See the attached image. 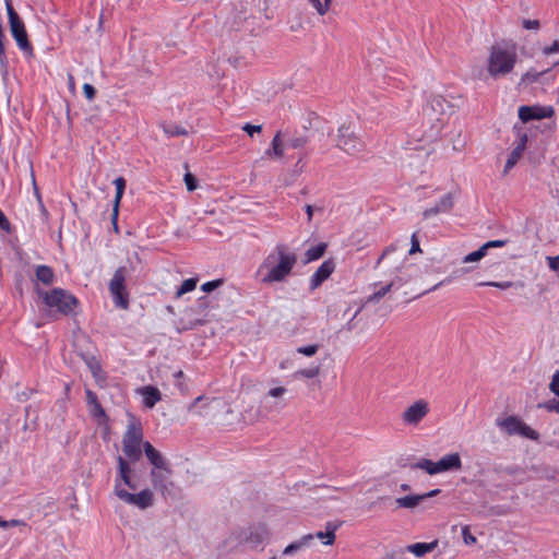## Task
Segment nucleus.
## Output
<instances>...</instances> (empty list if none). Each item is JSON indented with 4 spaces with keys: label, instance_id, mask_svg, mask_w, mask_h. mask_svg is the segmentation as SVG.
<instances>
[{
    "label": "nucleus",
    "instance_id": "49530a36",
    "mask_svg": "<svg viewBox=\"0 0 559 559\" xmlns=\"http://www.w3.org/2000/svg\"><path fill=\"white\" fill-rule=\"evenodd\" d=\"M543 55L550 56L559 52V40H555L550 46H545L542 49Z\"/></svg>",
    "mask_w": 559,
    "mask_h": 559
},
{
    "label": "nucleus",
    "instance_id": "3c124183",
    "mask_svg": "<svg viewBox=\"0 0 559 559\" xmlns=\"http://www.w3.org/2000/svg\"><path fill=\"white\" fill-rule=\"evenodd\" d=\"M546 261L551 271L559 272V254L556 257H546Z\"/></svg>",
    "mask_w": 559,
    "mask_h": 559
},
{
    "label": "nucleus",
    "instance_id": "1a4fd4ad",
    "mask_svg": "<svg viewBox=\"0 0 559 559\" xmlns=\"http://www.w3.org/2000/svg\"><path fill=\"white\" fill-rule=\"evenodd\" d=\"M127 276V267L121 266L116 270L109 283V290L112 297L114 305L120 309H128L129 307V293L126 289Z\"/></svg>",
    "mask_w": 559,
    "mask_h": 559
},
{
    "label": "nucleus",
    "instance_id": "aec40b11",
    "mask_svg": "<svg viewBox=\"0 0 559 559\" xmlns=\"http://www.w3.org/2000/svg\"><path fill=\"white\" fill-rule=\"evenodd\" d=\"M439 474L445 472H456L462 468V460L459 453H449L438 461Z\"/></svg>",
    "mask_w": 559,
    "mask_h": 559
},
{
    "label": "nucleus",
    "instance_id": "4d7b16f0",
    "mask_svg": "<svg viewBox=\"0 0 559 559\" xmlns=\"http://www.w3.org/2000/svg\"><path fill=\"white\" fill-rule=\"evenodd\" d=\"M0 227L4 230L10 229V223L1 210H0Z\"/></svg>",
    "mask_w": 559,
    "mask_h": 559
},
{
    "label": "nucleus",
    "instance_id": "2eb2a0df",
    "mask_svg": "<svg viewBox=\"0 0 559 559\" xmlns=\"http://www.w3.org/2000/svg\"><path fill=\"white\" fill-rule=\"evenodd\" d=\"M554 115L555 109L552 106H544L537 104L532 106H521L519 108V118L523 123H527L532 120L551 118Z\"/></svg>",
    "mask_w": 559,
    "mask_h": 559
},
{
    "label": "nucleus",
    "instance_id": "4c0bfd02",
    "mask_svg": "<svg viewBox=\"0 0 559 559\" xmlns=\"http://www.w3.org/2000/svg\"><path fill=\"white\" fill-rule=\"evenodd\" d=\"M546 71H543V72H537L535 70H528L527 72H525L522 78H521V82L522 83H534V82H537L539 80V78L546 73Z\"/></svg>",
    "mask_w": 559,
    "mask_h": 559
},
{
    "label": "nucleus",
    "instance_id": "864d4df0",
    "mask_svg": "<svg viewBox=\"0 0 559 559\" xmlns=\"http://www.w3.org/2000/svg\"><path fill=\"white\" fill-rule=\"evenodd\" d=\"M411 242H412V246H411L408 253L414 254L416 252H420V246H419V241L417 239L416 234L412 235Z\"/></svg>",
    "mask_w": 559,
    "mask_h": 559
},
{
    "label": "nucleus",
    "instance_id": "5fc2aeb1",
    "mask_svg": "<svg viewBox=\"0 0 559 559\" xmlns=\"http://www.w3.org/2000/svg\"><path fill=\"white\" fill-rule=\"evenodd\" d=\"M83 92H84V95L87 99H93V97L95 96V88L93 85L88 84V83H85L83 85Z\"/></svg>",
    "mask_w": 559,
    "mask_h": 559
},
{
    "label": "nucleus",
    "instance_id": "2f4dec72",
    "mask_svg": "<svg viewBox=\"0 0 559 559\" xmlns=\"http://www.w3.org/2000/svg\"><path fill=\"white\" fill-rule=\"evenodd\" d=\"M394 286V282H391L386 285L381 286L379 289L374 290L372 295H370L367 299L368 302H378L381 298H383Z\"/></svg>",
    "mask_w": 559,
    "mask_h": 559
},
{
    "label": "nucleus",
    "instance_id": "e2e57ef3",
    "mask_svg": "<svg viewBox=\"0 0 559 559\" xmlns=\"http://www.w3.org/2000/svg\"><path fill=\"white\" fill-rule=\"evenodd\" d=\"M305 211L307 213V217H308V221L310 222L312 219V216H313V206L312 205H309L307 204L305 206Z\"/></svg>",
    "mask_w": 559,
    "mask_h": 559
},
{
    "label": "nucleus",
    "instance_id": "de8ad7c7",
    "mask_svg": "<svg viewBox=\"0 0 559 559\" xmlns=\"http://www.w3.org/2000/svg\"><path fill=\"white\" fill-rule=\"evenodd\" d=\"M174 377L178 380V382L176 383V386L183 393L187 392L188 388L187 385L181 381V379H183L185 377V373L183 371L179 370V371H176L174 373Z\"/></svg>",
    "mask_w": 559,
    "mask_h": 559
},
{
    "label": "nucleus",
    "instance_id": "cd10ccee",
    "mask_svg": "<svg viewBox=\"0 0 559 559\" xmlns=\"http://www.w3.org/2000/svg\"><path fill=\"white\" fill-rule=\"evenodd\" d=\"M413 467L421 469L430 476L439 474L438 461L433 462L429 459H420L413 465Z\"/></svg>",
    "mask_w": 559,
    "mask_h": 559
},
{
    "label": "nucleus",
    "instance_id": "37998d69",
    "mask_svg": "<svg viewBox=\"0 0 559 559\" xmlns=\"http://www.w3.org/2000/svg\"><path fill=\"white\" fill-rule=\"evenodd\" d=\"M538 407H543L548 412L559 414V400H551L546 403L539 404Z\"/></svg>",
    "mask_w": 559,
    "mask_h": 559
},
{
    "label": "nucleus",
    "instance_id": "a18cd8bd",
    "mask_svg": "<svg viewBox=\"0 0 559 559\" xmlns=\"http://www.w3.org/2000/svg\"><path fill=\"white\" fill-rule=\"evenodd\" d=\"M549 390L556 395L559 396V370L555 372L552 379L549 383Z\"/></svg>",
    "mask_w": 559,
    "mask_h": 559
},
{
    "label": "nucleus",
    "instance_id": "e433bc0d",
    "mask_svg": "<svg viewBox=\"0 0 559 559\" xmlns=\"http://www.w3.org/2000/svg\"><path fill=\"white\" fill-rule=\"evenodd\" d=\"M486 251H485V248H483V246L480 248H478L476 251H473L468 254H466L462 262L463 263H473V262H478L480 261L485 255H486Z\"/></svg>",
    "mask_w": 559,
    "mask_h": 559
},
{
    "label": "nucleus",
    "instance_id": "c756f323",
    "mask_svg": "<svg viewBox=\"0 0 559 559\" xmlns=\"http://www.w3.org/2000/svg\"><path fill=\"white\" fill-rule=\"evenodd\" d=\"M325 249H326L325 243H319L317 246L309 248L305 253L307 262H311V261H316V260L320 259L324 254Z\"/></svg>",
    "mask_w": 559,
    "mask_h": 559
},
{
    "label": "nucleus",
    "instance_id": "a211bd4d",
    "mask_svg": "<svg viewBox=\"0 0 559 559\" xmlns=\"http://www.w3.org/2000/svg\"><path fill=\"white\" fill-rule=\"evenodd\" d=\"M112 185L115 187V194H114V200H112L111 222H112L115 231L118 233L117 219H118V214H119L120 201H121V198L126 190V180L122 177H118L112 181Z\"/></svg>",
    "mask_w": 559,
    "mask_h": 559
},
{
    "label": "nucleus",
    "instance_id": "473e14b6",
    "mask_svg": "<svg viewBox=\"0 0 559 559\" xmlns=\"http://www.w3.org/2000/svg\"><path fill=\"white\" fill-rule=\"evenodd\" d=\"M198 280L197 278H188L182 282L180 287L176 292V297L180 298L187 293H190L195 289Z\"/></svg>",
    "mask_w": 559,
    "mask_h": 559
},
{
    "label": "nucleus",
    "instance_id": "603ef678",
    "mask_svg": "<svg viewBox=\"0 0 559 559\" xmlns=\"http://www.w3.org/2000/svg\"><path fill=\"white\" fill-rule=\"evenodd\" d=\"M185 182L189 191H193L197 189V181L190 173H187L185 175Z\"/></svg>",
    "mask_w": 559,
    "mask_h": 559
},
{
    "label": "nucleus",
    "instance_id": "0e129e2a",
    "mask_svg": "<svg viewBox=\"0 0 559 559\" xmlns=\"http://www.w3.org/2000/svg\"><path fill=\"white\" fill-rule=\"evenodd\" d=\"M0 527L8 528L9 527V521L0 519Z\"/></svg>",
    "mask_w": 559,
    "mask_h": 559
},
{
    "label": "nucleus",
    "instance_id": "ddd939ff",
    "mask_svg": "<svg viewBox=\"0 0 559 559\" xmlns=\"http://www.w3.org/2000/svg\"><path fill=\"white\" fill-rule=\"evenodd\" d=\"M450 109L451 105L443 96L433 95L425 107V114L430 118V120L443 123Z\"/></svg>",
    "mask_w": 559,
    "mask_h": 559
},
{
    "label": "nucleus",
    "instance_id": "58836bf2",
    "mask_svg": "<svg viewBox=\"0 0 559 559\" xmlns=\"http://www.w3.org/2000/svg\"><path fill=\"white\" fill-rule=\"evenodd\" d=\"M318 350H319V345H317V344L300 346L296 349V352L298 354H301V355H305L308 357L314 356L318 353Z\"/></svg>",
    "mask_w": 559,
    "mask_h": 559
},
{
    "label": "nucleus",
    "instance_id": "69168bd1",
    "mask_svg": "<svg viewBox=\"0 0 559 559\" xmlns=\"http://www.w3.org/2000/svg\"><path fill=\"white\" fill-rule=\"evenodd\" d=\"M400 489L402 491H408L411 489V486L408 484H401Z\"/></svg>",
    "mask_w": 559,
    "mask_h": 559
},
{
    "label": "nucleus",
    "instance_id": "6ab92c4d",
    "mask_svg": "<svg viewBox=\"0 0 559 559\" xmlns=\"http://www.w3.org/2000/svg\"><path fill=\"white\" fill-rule=\"evenodd\" d=\"M526 142H527V135L525 133L521 134L514 148L512 150L511 154L509 155V157L506 162L504 169H503L504 174H508L515 166L518 160L521 158V156L525 150Z\"/></svg>",
    "mask_w": 559,
    "mask_h": 559
},
{
    "label": "nucleus",
    "instance_id": "20e7f679",
    "mask_svg": "<svg viewBox=\"0 0 559 559\" xmlns=\"http://www.w3.org/2000/svg\"><path fill=\"white\" fill-rule=\"evenodd\" d=\"M518 61L515 46L493 45L490 48L487 59L488 74L493 79H499L510 74Z\"/></svg>",
    "mask_w": 559,
    "mask_h": 559
},
{
    "label": "nucleus",
    "instance_id": "9b49d317",
    "mask_svg": "<svg viewBox=\"0 0 559 559\" xmlns=\"http://www.w3.org/2000/svg\"><path fill=\"white\" fill-rule=\"evenodd\" d=\"M336 146L349 155H356L362 152L365 147L352 127L345 123L338 128Z\"/></svg>",
    "mask_w": 559,
    "mask_h": 559
},
{
    "label": "nucleus",
    "instance_id": "7c9ffc66",
    "mask_svg": "<svg viewBox=\"0 0 559 559\" xmlns=\"http://www.w3.org/2000/svg\"><path fill=\"white\" fill-rule=\"evenodd\" d=\"M269 537V532L265 526H258L250 533L248 540L253 544H260Z\"/></svg>",
    "mask_w": 559,
    "mask_h": 559
},
{
    "label": "nucleus",
    "instance_id": "412c9836",
    "mask_svg": "<svg viewBox=\"0 0 559 559\" xmlns=\"http://www.w3.org/2000/svg\"><path fill=\"white\" fill-rule=\"evenodd\" d=\"M453 206V197L451 193H447L440 198L435 206H431L424 211L423 215L425 218L437 215L439 213L449 212Z\"/></svg>",
    "mask_w": 559,
    "mask_h": 559
},
{
    "label": "nucleus",
    "instance_id": "0eeeda50",
    "mask_svg": "<svg viewBox=\"0 0 559 559\" xmlns=\"http://www.w3.org/2000/svg\"><path fill=\"white\" fill-rule=\"evenodd\" d=\"M497 427L508 436H520L530 440H538L539 433L514 415L496 420Z\"/></svg>",
    "mask_w": 559,
    "mask_h": 559
},
{
    "label": "nucleus",
    "instance_id": "4be33fe9",
    "mask_svg": "<svg viewBox=\"0 0 559 559\" xmlns=\"http://www.w3.org/2000/svg\"><path fill=\"white\" fill-rule=\"evenodd\" d=\"M86 394V405L87 409L90 412V415L94 418H102L105 416V411L102 406V403L99 402L97 395L91 390H85Z\"/></svg>",
    "mask_w": 559,
    "mask_h": 559
},
{
    "label": "nucleus",
    "instance_id": "774afa93",
    "mask_svg": "<svg viewBox=\"0 0 559 559\" xmlns=\"http://www.w3.org/2000/svg\"><path fill=\"white\" fill-rule=\"evenodd\" d=\"M103 17H104V10L100 11V14H99V23L102 24L103 22Z\"/></svg>",
    "mask_w": 559,
    "mask_h": 559
},
{
    "label": "nucleus",
    "instance_id": "4468645a",
    "mask_svg": "<svg viewBox=\"0 0 559 559\" xmlns=\"http://www.w3.org/2000/svg\"><path fill=\"white\" fill-rule=\"evenodd\" d=\"M223 405L224 402L219 399H207L200 395L188 406V412L204 417H213L215 415V411H217Z\"/></svg>",
    "mask_w": 559,
    "mask_h": 559
},
{
    "label": "nucleus",
    "instance_id": "423d86ee",
    "mask_svg": "<svg viewBox=\"0 0 559 559\" xmlns=\"http://www.w3.org/2000/svg\"><path fill=\"white\" fill-rule=\"evenodd\" d=\"M46 306L56 308L59 312L68 316L74 313L79 300L75 296L62 288H53L50 292H39Z\"/></svg>",
    "mask_w": 559,
    "mask_h": 559
},
{
    "label": "nucleus",
    "instance_id": "39448f33",
    "mask_svg": "<svg viewBox=\"0 0 559 559\" xmlns=\"http://www.w3.org/2000/svg\"><path fill=\"white\" fill-rule=\"evenodd\" d=\"M145 442L146 441H143L141 420L129 414L127 430L122 439V451L124 455L132 461H139Z\"/></svg>",
    "mask_w": 559,
    "mask_h": 559
},
{
    "label": "nucleus",
    "instance_id": "338daca9",
    "mask_svg": "<svg viewBox=\"0 0 559 559\" xmlns=\"http://www.w3.org/2000/svg\"><path fill=\"white\" fill-rule=\"evenodd\" d=\"M445 281H441L439 282L438 284H436L432 288H430L428 292H431V290H435L437 288H439L440 286H442L444 284Z\"/></svg>",
    "mask_w": 559,
    "mask_h": 559
},
{
    "label": "nucleus",
    "instance_id": "f3484780",
    "mask_svg": "<svg viewBox=\"0 0 559 559\" xmlns=\"http://www.w3.org/2000/svg\"><path fill=\"white\" fill-rule=\"evenodd\" d=\"M335 270V262L332 259L325 260L310 277V288H318L326 281Z\"/></svg>",
    "mask_w": 559,
    "mask_h": 559
},
{
    "label": "nucleus",
    "instance_id": "393cba45",
    "mask_svg": "<svg viewBox=\"0 0 559 559\" xmlns=\"http://www.w3.org/2000/svg\"><path fill=\"white\" fill-rule=\"evenodd\" d=\"M312 538H313L312 534H307V535L302 536L299 540H296V542L287 545L283 550V555L290 556V555L301 550L304 547H306L309 544L310 540H312Z\"/></svg>",
    "mask_w": 559,
    "mask_h": 559
},
{
    "label": "nucleus",
    "instance_id": "a878e982",
    "mask_svg": "<svg viewBox=\"0 0 559 559\" xmlns=\"http://www.w3.org/2000/svg\"><path fill=\"white\" fill-rule=\"evenodd\" d=\"M36 277L45 285H51L55 280L53 270L48 265H38L36 267Z\"/></svg>",
    "mask_w": 559,
    "mask_h": 559
},
{
    "label": "nucleus",
    "instance_id": "7ed1b4c3",
    "mask_svg": "<svg viewBox=\"0 0 559 559\" xmlns=\"http://www.w3.org/2000/svg\"><path fill=\"white\" fill-rule=\"evenodd\" d=\"M143 452L151 465L150 479L153 488L165 499L176 497L179 488L173 480L170 461L151 442L143 444Z\"/></svg>",
    "mask_w": 559,
    "mask_h": 559
},
{
    "label": "nucleus",
    "instance_id": "09e8293b",
    "mask_svg": "<svg viewBox=\"0 0 559 559\" xmlns=\"http://www.w3.org/2000/svg\"><path fill=\"white\" fill-rule=\"evenodd\" d=\"M242 130L247 132L250 136H253L254 133L261 132L262 126L246 123L245 126H242Z\"/></svg>",
    "mask_w": 559,
    "mask_h": 559
},
{
    "label": "nucleus",
    "instance_id": "72a5a7b5",
    "mask_svg": "<svg viewBox=\"0 0 559 559\" xmlns=\"http://www.w3.org/2000/svg\"><path fill=\"white\" fill-rule=\"evenodd\" d=\"M162 128H163L164 133L168 138L186 135L187 134V130L185 128L180 127V126L163 124Z\"/></svg>",
    "mask_w": 559,
    "mask_h": 559
},
{
    "label": "nucleus",
    "instance_id": "a19ab883",
    "mask_svg": "<svg viewBox=\"0 0 559 559\" xmlns=\"http://www.w3.org/2000/svg\"><path fill=\"white\" fill-rule=\"evenodd\" d=\"M222 284H223L222 280L210 281V282H206V283L202 284L201 285V289L204 293H211L214 289L218 288Z\"/></svg>",
    "mask_w": 559,
    "mask_h": 559
},
{
    "label": "nucleus",
    "instance_id": "6e6d98bb",
    "mask_svg": "<svg viewBox=\"0 0 559 559\" xmlns=\"http://www.w3.org/2000/svg\"><path fill=\"white\" fill-rule=\"evenodd\" d=\"M523 27L526 29H538L539 22L537 20H524Z\"/></svg>",
    "mask_w": 559,
    "mask_h": 559
},
{
    "label": "nucleus",
    "instance_id": "9d476101",
    "mask_svg": "<svg viewBox=\"0 0 559 559\" xmlns=\"http://www.w3.org/2000/svg\"><path fill=\"white\" fill-rule=\"evenodd\" d=\"M7 12L9 17L10 29L19 48L25 52H32L33 47L28 40L27 33L23 21L14 10L10 1H7Z\"/></svg>",
    "mask_w": 559,
    "mask_h": 559
},
{
    "label": "nucleus",
    "instance_id": "bf43d9fd",
    "mask_svg": "<svg viewBox=\"0 0 559 559\" xmlns=\"http://www.w3.org/2000/svg\"><path fill=\"white\" fill-rule=\"evenodd\" d=\"M441 492L440 489H432L425 493H420L423 496V501L425 502L427 499L438 496Z\"/></svg>",
    "mask_w": 559,
    "mask_h": 559
},
{
    "label": "nucleus",
    "instance_id": "052dcab7",
    "mask_svg": "<svg viewBox=\"0 0 559 559\" xmlns=\"http://www.w3.org/2000/svg\"><path fill=\"white\" fill-rule=\"evenodd\" d=\"M394 249H395V246H393V245H392V246H390V247H388V248L383 251V253L381 254V257L379 258V260H378L377 264H379V263H380V262H381V261H382V260H383V259H384V258H385V257H386L391 251H393Z\"/></svg>",
    "mask_w": 559,
    "mask_h": 559
},
{
    "label": "nucleus",
    "instance_id": "dca6fc26",
    "mask_svg": "<svg viewBox=\"0 0 559 559\" xmlns=\"http://www.w3.org/2000/svg\"><path fill=\"white\" fill-rule=\"evenodd\" d=\"M135 393L141 397L142 405L150 409L162 401V393L154 385L140 386L135 390Z\"/></svg>",
    "mask_w": 559,
    "mask_h": 559
},
{
    "label": "nucleus",
    "instance_id": "ea45409f",
    "mask_svg": "<svg viewBox=\"0 0 559 559\" xmlns=\"http://www.w3.org/2000/svg\"><path fill=\"white\" fill-rule=\"evenodd\" d=\"M87 365H88V368L91 369L92 374L95 378V380L97 382H100V380H102V377H100L102 367H100V365L97 361H94V360L87 361Z\"/></svg>",
    "mask_w": 559,
    "mask_h": 559
},
{
    "label": "nucleus",
    "instance_id": "6e6552de",
    "mask_svg": "<svg viewBox=\"0 0 559 559\" xmlns=\"http://www.w3.org/2000/svg\"><path fill=\"white\" fill-rule=\"evenodd\" d=\"M287 393L288 389L286 386L272 385L261 399L260 414L267 416L272 413H280L287 404Z\"/></svg>",
    "mask_w": 559,
    "mask_h": 559
},
{
    "label": "nucleus",
    "instance_id": "f8f14e48",
    "mask_svg": "<svg viewBox=\"0 0 559 559\" xmlns=\"http://www.w3.org/2000/svg\"><path fill=\"white\" fill-rule=\"evenodd\" d=\"M429 412V402L425 399H418L403 411L401 419L405 426L417 427Z\"/></svg>",
    "mask_w": 559,
    "mask_h": 559
},
{
    "label": "nucleus",
    "instance_id": "680f3d73",
    "mask_svg": "<svg viewBox=\"0 0 559 559\" xmlns=\"http://www.w3.org/2000/svg\"><path fill=\"white\" fill-rule=\"evenodd\" d=\"M68 85L71 91L75 90V80L71 73L68 74Z\"/></svg>",
    "mask_w": 559,
    "mask_h": 559
},
{
    "label": "nucleus",
    "instance_id": "f257e3e1",
    "mask_svg": "<svg viewBox=\"0 0 559 559\" xmlns=\"http://www.w3.org/2000/svg\"><path fill=\"white\" fill-rule=\"evenodd\" d=\"M112 492L124 504L141 511L152 508L155 503L154 491L148 487L141 488L140 475L122 456H118Z\"/></svg>",
    "mask_w": 559,
    "mask_h": 559
},
{
    "label": "nucleus",
    "instance_id": "c85d7f7f",
    "mask_svg": "<svg viewBox=\"0 0 559 559\" xmlns=\"http://www.w3.org/2000/svg\"><path fill=\"white\" fill-rule=\"evenodd\" d=\"M337 530V526L333 523L326 524V531L325 532H318L316 534V537L321 539L324 545H332L335 542V532Z\"/></svg>",
    "mask_w": 559,
    "mask_h": 559
},
{
    "label": "nucleus",
    "instance_id": "79ce46f5",
    "mask_svg": "<svg viewBox=\"0 0 559 559\" xmlns=\"http://www.w3.org/2000/svg\"><path fill=\"white\" fill-rule=\"evenodd\" d=\"M479 285L497 287L499 289H508L513 286V283L509 282V281H507V282H483V283H479Z\"/></svg>",
    "mask_w": 559,
    "mask_h": 559
},
{
    "label": "nucleus",
    "instance_id": "b1692460",
    "mask_svg": "<svg viewBox=\"0 0 559 559\" xmlns=\"http://www.w3.org/2000/svg\"><path fill=\"white\" fill-rule=\"evenodd\" d=\"M397 508L414 510L424 503L420 493L407 495L395 499Z\"/></svg>",
    "mask_w": 559,
    "mask_h": 559
},
{
    "label": "nucleus",
    "instance_id": "13d9d810",
    "mask_svg": "<svg viewBox=\"0 0 559 559\" xmlns=\"http://www.w3.org/2000/svg\"><path fill=\"white\" fill-rule=\"evenodd\" d=\"M15 526H23V527H28L29 526L27 525V523L23 520H19V519H12L9 521V527H15Z\"/></svg>",
    "mask_w": 559,
    "mask_h": 559
},
{
    "label": "nucleus",
    "instance_id": "c03bdc74",
    "mask_svg": "<svg viewBox=\"0 0 559 559\" xmlns=\"http://www.w3.org/2000/svg\"><path fill=\"white\" fill-rule=\"evenodd\" d=\"M462 536L464 543L468 546L474 545L476 543V537L471 534L469 528L466 525L462 527Z\"/></svg>",
    "mask_w": 559,
    "mask_h": 559
},
{
    "label": "nucleus",
    "instance_id": "f704fd0d",
    "mask_svg": "<svg viewBox=\"0 0 559 559\" xmlns=\"http://www.w3.org/2000/svg\"><path fill=\"white\" fill-rule=\"evenodd\" d=\"M320 372L319 366H313L305 369H300L295 372V378H306V379H313L316 378Z\"/></svg>",
    "mask_w": 559,
    "mask_h": 559
},
{
    "label": "nucleus",
    "instance_id": "8fccbe9b",
    "mask_svg": "<svg viewBox=\"0 0 559 559\" xmlns=\"http://www.w3.org/2000/svg\"><path fill=\"white\" fill-rule=\"evenodd\" d=\"M506 243H507L506 240H491V241L485 242L483 245V248H485V251L487 252L491 248H501V247L506 246Z\"/></svg>",
    "mask_w": 559,
    "mask_h": 559
},
{
    "label": "nucleus",
    "instance_id": "bb28decb",
    "mask_svg": "<svg viewBox=\"0 0 559 559\" xmlns=\"http://www.w3.org/2000/svg\"><path fill=\"white\" fill-rule=\"evenodd\" d=\"M265 155L267 157H276V158L283 157L284 148H283V141H282L280 132H277L274 135V138L272 140V146H271V148L265 151Z\"/></svg>",
    "mask_w": 559,
    "mask_h": 559
},
{
    "label": "nucleus",
    "instance_id": "5701e85b",
    "mask_svg": "<svg viewBox=\"0 0 559 559\" xmlns=\"http://www.w3.org/2000/svg\"><path fill=\"white\" fill-rule=\"evenodd\" d=\"M437 546H438V540L435 539L430 543H416V544L408 545V546H406V550L408 552H412L414 556L421 558L425 555H427L428 552H431L432 550H435L437 548Z\"/></svg>",
    "mask_w": 559,
    "mask_h": 559
},
{
    "label": "nucleus",
    "instance_id": "f03ea898",
    "mask_svg": "<svg viewBox=\"0 0 559 559\" xmlns=\"http://www.w3.org/2000/svg\"><path fill=\"white\" fill-rule=\"evenodd\" d=\"M297 264V254L286 245L278 243L265 255L255 271L261 284L273 285L285 282Z\"/></svg>",
    "mask_w": 559,
    "mask_h": 559
},
{
    "label": "nucleus",
    "instance_id": "c9c22d12",
    "mask_svg": "<svg viewBox=\"0 0 559 559\" xmlns=\"http://www.w3.org/2000/svg\"><path fill=\"white\" fill-rule=\"evenodd\" d=\"M309 3L313 7L319 15H324L331 7L332 0H324L321 2L320 0H308Z\"/></svg>",
    "mask_w": 559,
    "mask_h": 559
}]
</instances>
